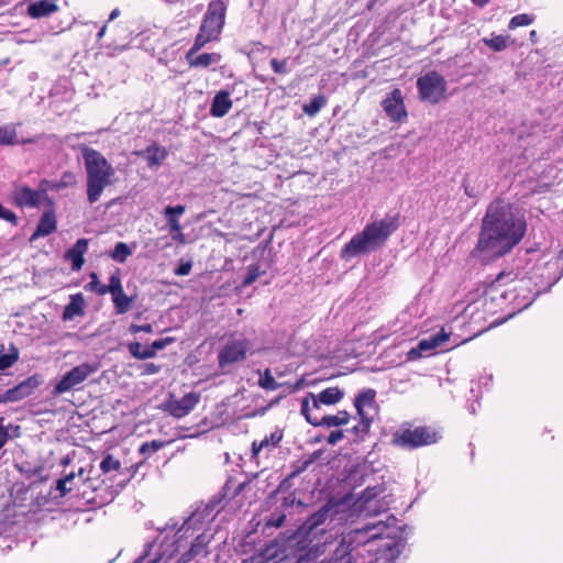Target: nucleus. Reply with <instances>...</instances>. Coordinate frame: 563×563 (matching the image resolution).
Wrapping results in <instances>:
<instances>
[{
  "label": "nucleus",
  "mask_w": 563,
  "mask_h": 563,
  "mask_svg": "<svg viewBox=\"0 0 563 563\" xmlns=\"http://www.w3.org/2000/svg\"><path fill=\"white\" fill-rule=\"evenodd\" d=\"M526 232V222L510 205L492 203L483 220L476 252L483 261H493L517 245Z\"/></svg>",
  "instance_id": "nucleus-1"
},
{
  "label": "nucleus",
  "mask_w": 563,
  "mask_h": 563,
  "mask_svg": "<svg viewBox=\"0 0 563 563\" xmlns=\"http://www.w3.org/2000/svg\"><path fill=\"white\" fill-rule=\"evenodd\" d=\"M385 528L379 521L344 533L331 563H396L399 548L390 542L378 544Z\"/></svg>",
  "instance_id": "nucleus-2"
},
{
  "label": "nucleus",
  "mask_w": 563,
  "mask_h": 563,
  "mask_svg": "<svg viewBox=\"0 0 563 563\" xmlns=\"http://www.w3.org/2000/svg\"><path fill=\"white\" fill-rule=\"evenodd\" d=\"M216 517V508L212 505H206L194 511L175 533L173 550L177 552L186 545L189 540L190 548L181 554L177 563H188L199 555H207V545L213 539L214 532L210 529V523Z\"/></svg>",
  "instance_id": "nucleus-3"
},
{
  "label": "nucleus",
  "mask_w": 563,
  "mask_h": 563,
  "mask_svg": "<svg viewBox=\"0 0 563 563\" xmlns=\"http://www.w3.org/2000/svg\"><path fill=\"white\" fill-rule=\"evenodd\" d=\"M216 517V508L212 505H206L194 511L175 533L173 550L177 552L186 545L189 540L190 548L181 554L177 563H188L199 555H207V545L213 539L214 532L210 529V523Z\"/></svg>",
  "instance_id": "nucleus-4"
},
{
  "label": "nucleus",
  "mask_w": 563,
  "mask_h": 563,
  "mask_svg": "<svg viewBox=\"0 0 563 563\" xmlns=\"http://www.w3.org/2000/svg\"><path fill=\"white\" fill-rule=\"evenodd\" d=\"M81 155L86 170V192L89 203H96L103 191L118 180L115 168L98 151L82 147Z\"/></svg>",
  "instance_id": "nucleus-5"
},
{
  "label": "nucleus",
  "mask_w": 563,
  "mask_h": 563,
  "mask_svg": "<svg viewBox=\"0 0 563 563\" xmlns=\"http://www.w3.org/2000/svg\"><path fill=\"white\" fill-rule=\"evenodd\" d=\"M398 228L395 217H385L367 224L362 232L355 234L341 250L343 260H351L360 254L371 253L387 241L390 234Z\"/></svg>",
  "instance_id": "nucleus-6"
},
{
  "label": "nucleus",
  "mask_w": 563,
  "mask_h": 563,
  "mask_svg": "<svg viewBox=\"0 0 563 563\" xmlns=\"http://www.w3.org/2000/svg\"><path fill=\"white\" fill-rule=\"evenodd\" d=\"M225 13L227 2L224 0L209 2L194 42V51H200L209 42L219 40L225 23Z\"/></svg>",
  "instance_id": "nucleus-7"
},
{
  "label": "nucleus",
  "mask_w": 563,
  "mask_h": 563,
  "mask_svg": "<svg viewBox=\"0 0 563 563\" xmlns=\"http://www.w3.org/2000/svg\"><path fill=\"white\" fill-rule=\"evenodd\" d=\"M343 396L344 391L338 387L325 388L319 394L309 393L301 401V413L309 423H316L319 421L316 413H319L321 405H335Z\"/></svg>",
  "instance_id": "nucleus-8"
},
{
  "label": "nucleus",
  "mask_w": 563,
  "mask_h": 563,
  "mask_svg": "<svg viewBox=\"0 0 563 563\" xmlns=\"http://www.w3.org/2000/svg\"><path fill=\"white\" fill-rule=\"evenodd\" d=\"M251 350L252 343L249 339L244 336H231L219 350V367L224 372L229 371L234 364L244 361Z\"/></svg>",
  "instance_id": "nucleus-9"
},
{
  "label": "nucleus",
  "mask_w": 563,
  "mask_h": 563,
  "mask_svg": "<svg viewBox=\"0 0 563 563\" xmlns=\"http://www.w3.org/2000/svg\"><path fill=\"white\" fill-rule=\"evenodd\" d=\"M419 98L428 103H439L446 95V80L437 71H429L417 80Z\"/></svg>",
  "instance_id": "nucleus-10"
},
{
  "label": "nucleus",
  "mask_w": 563,
  "mask_h": 563,
  "mask_svg": "<svg viewBox=\"0 0 563 563\" xmlns=\"http://www.w3.org/2000/svg\"><path fill=\"white\" fill-rule=\"evenodd\" d=\"M438 433L428 427H418L415 429H405L394 434L393 442L401 448H419L433 444L438 441Z\"/></svg>",
  "instance_id": "nucleus-11"
},
{
  "label": "nucleus",
  "mask_w": 563,
  "mask_h": 563,
  "mask_svg": "<svg viewBox=\"0 0 563 563\" xmlns=\"http://www.w3.org/2000/svg\"><path fill=\"white\" fill-rule=\"evenodd\" d=\"M97 366L82 363L75 366L73 369L67 372L60 380L54 386L53 394L55 396L68 393L70 390L78 389L79 386L95 372Z\"/></svg>",
  "instance_id": "nucleus-12"
},
{
  "label": "nucleus",
  "mask_w": 563,
  "mask_h": 563,
  "mask_svg": "<svg viewBox=\"0 0 563 563\" xmlns=\"http://www.w3.org/2000/svg\"><path fill=\"white\" fill-rule=\"evenodd\" d=\"M385 493V487L374 486L367 487L361 495L358 503L360 509L367 516H375L388 509L389 501Z\"/></svg>",
  "instance_id": "nucleus-13"
},
{
  "label": "nucleus",
  "mask_w": 563,
  "mask_h": 563,
  "mask_svg": "<svg viewBox=\"0 0 563 563\" xmlns=\"http://www.w3.org/2000/svg\"><path fill=\"white\" fill-rule=\"evenodd\" d=\"M47 184V180L41 181L38 190H33L27 186H16L13 190L14 202L22 208H35L41 206L44 201H48L51 203V200L46 195L47 188L45 185Z\"/></svg>",
  "instance_id": "nucleus-14"
},
{
  "label": "nucleus",
  "mask_w": 563,
  "mask_h": 563,
  "mask_svg": "<svg viewBox=\"0 0 563 563\" xmlns=\"http://www.w3.org/2000/svg\"><path fill=\"white\" fill-rule=\"evenodd\" d=\"M354 406L361 419L362 431H367L377 413L375 404V391L372 389L363 390L354 400Z\"/></svg>",
  "instance_id": "nucleus-15"
},
{
  "label": "nucleus",
  "mask_w": 563,
  "mask_h": 563,
  "mask_svg": "<svg viewBox=\"0 0 563 563\" xmlns=\"http://www.w3.org/2000/svg\"><path fill=\"white\" fill-rule=\"evenodd\" d=\"M451 333L446 332L444 329H441L435 334H432L428 338H424L419 341L417 347H413L409 352V357L413 358L416 356H422L424 354H431L434 351H445L446 342L450 340Z\"/></svg>",
  "instance_id": "nucleus-16"
},
{
  "label": "nucleus",
  "mask_w": 563,
  "mask_h": 563,
  "mask_svg": "<svg viewBox=\"0 0 563 563\" xmlns=\"http://www.w3.org/2000/svg\"><path fill=\"white\" fill-rule=\"evenodd\" d=\"M382 107L393 121H401L407 118L402 93L398 88L386 95L382 101Z\"/></svg>",
  "instance_id": "nucleus-17"
},
{
  "label": "nucleus",
  "mask_w": 563,
  "mask_h": 563,
  "mask_svg": "<svg viewBox=\"0 0 563 563\" xmlns=\"http://www.w3.org/2000/svg\"><path fill=\"white\" fill-rule=\"evenodd\" d=\"M174 543L162 542L159 545L150 544L143 555H141L134 563H168L174 555L172 549Z\"/></svg>",
  "instance_id": "nucleus-18"
},
{
  "label": "nucleus",
  "mask_w": 563,
  "mask_h": 563,
  "mask_svg": "<svg viewBox=\"0 0 563 563\" xmlns=\"http://www.w3.org/2000/svg\"><path fill=\"white\" fill-rule=\"evenodd\" d=\"M529 285V279H520L518 286H515L511 291L500 292L499 297L503 299L511 297L519 309L527 308L533 302L537 295V292L534 294L530 288H528Z\"/></svg>",
  "instance_id": "nucleus-19"
},
{
  "label": "nucleus",
  "mask_w": 563,
  "mask_h": 563,
  "mask_svg": "<svg viewBox=\"0 0 563 563\" xmlns=\"http://www.w3.org/2000/svg\"><path fill=\"white\" fill-rule=\"evenodd\" d=\"M185 206H168L164 209V217L167 221L169 233L174 241L178 243H185V234L179 222V218L185 213Z\"/></svg>",
  "instance_id": "nucleus-20"
},
{
  "label": "nucleus",
  "mask_w": 563,
  "mask_h": 563,
  "mask_svg": "<svg viewBox=\"0 0 563 563\" xmlns=\"http://www.w3.org/2000/svg\"><path fill=\"white\" fill-rule=\"evenodd\" d=\"M199 402V396L195 393H189L180 399L170 400L167 405V410L176 418L187 416Z\"/></svg>",
  "instance_id": "nucleus-21"
},
{
  "label": "nucleus",
  "mask_w": 563,
  "mask_h": 563,
  "mask_svg": "<svg viewBox=\"0 0 563 563\" xmlns=\"http://www.w3.org/2000/svg\"><path fill=\"white\" fill-rule=\"evenodd\" d=\"M197 52L198 51H194L192 46L186 55L190 67L207 68L221 62L222 57L219 53H202L200 55H195Z\"/></svg>",
  "instance_id": "nucleus-22"
},
{
  "label": "nucleus",
  "mask_w": 563,
  "mask_h": 563,
  "mask_svg": "<svg viewBox=\"0 0 563 563\" xmlns=\"http://www.w3.org/2000/svg\"><path fill=\"white\" fill-rule=\"evenodd\" d=\"M231 95L227 90H220L213 97L210 114L214 118H222L229 113L232 108Z\"/></svg>",
  "instance_id": "nucleus-23"
},
{
  "label": "nucleus",
  "mask_w": 563,
  "mask_h": 563,
  "mask_svg": "<svg viewBox=\"0 0 563 563\" xmlns=\"http://www.w3.org/2000/svg\"><path fill=\"white\" fill-rule=\"evenodd\" d=\"M88 250V240L87 239H79L75 245L69 249L66 254L65 258L71 263V269L74 272H78L81 269L84 265V255Z\"/></svg>",
  "instance_id": "nucleus-24"
},
{
  "label": "nucleus",
  "mask_w": 563,
  "mask_h": 563,
  "mask_svg": "<svg viewBox=\"0 0 563 563\" xmlns=\"http://www.w3.org/2000/svg\"><path fill=\"white\" fill-rule=\"evenodd\" d=\"M146 159L148 167L157 168L167 157V151L163 146L152 144L143 151L136 153Z\"/></svg>",
  "instance_id": "nucleus-25"
},
{
  "label": "nucleus",
  "mask_w": 563,
  "mask_h": 563,
  "mask_svg": "<svg viewBox=\"0 0 563 563\" xmlns=\"http://www.w3.org/2000/svg\"><path fill=\"white\" fill-rule=\"evenodd\" d=\"M57 221L53 211H46L40 219L35 232L31 236V241H35L38 238L49 235L56 230Z\"/></svg>",
  "instance_id": "nucleus-26"
},
{
  "label": "nucleus",
  "mask_w": 563,
  "mask_h": 563,
  "mask_svg": "<svg viewBox=\"0 0 563 563\" xmlns=\"http://www.w3.org/2000/svg\"><path fill=\"white\" fill-rule=\"evenodd\" d=\"M85 314V299L82 294H75L70 296L69 303L65 307L63 312L64 321H71L76 317Z\"/></svg>",
  "instance_id": "nucleus-27"
},
{
  "label": "nucleus",
  "mask_w": 563,
  "mask_h": 563,
  "mask_svg": "<svg viewBox=\"0 0 563 563\" xmlns=\"http://www.w3.org/2000/svg\"><path fill=\"white\" fill-rule=\"evenodd\" d=\"M316 418L319 420L316 423H311L312 426H325V427H339L349 423L350 413L345 410L339 411L335 415H323L316 413Z\"/></svg>",
  "instance_id": "nucleus-28"
},
{
  "label": "nucleus",
  "mask_w": 563,
  "mask_h": 563,
  "mask_svg": "<svg viewBox=\"0 0 563 563\" xmlns=\"http://www.w3.org/2000/svg\"><path fill=\"white\" fill-rule=\"evenodd\" d=\"M282 441V434L278 431L266 435L260 442L254 441L252 444L253 457H257L261 452L266 451L269 452Z\"/></svg>",
  "instance_id": "nucleus-29"
},
{
  "label": "nucleus",
  "mask_w": 563,
  "mask_h": 563,
  "mask_svg": "<svg viewBox=\"0 0 563 563\" xmlns=\"http://www.w3.org/2000/svg\"><path fill=\"white\" fill-rule=\"evenodd\" d=\"M33 139L19 140L16 134V129L13 124H7L0 126V144L1 145H15V144H26L33 143Z\"/></svg>",
  "instance_id": "nucleus-30"
},
{
  "label": "nucleus",
  "mask_w": 563,
  "mask_h": 563,
  "mask_svg": "<svg viewBox=\"0 0 563 563\" xmlns=\"http://www.w3.org/2000/svg\"><path fill=\"white\" fill-rule=\"evenodd\" d=\"M57 10V5L54 0H41L32 3L27 11L32 18L46 16Z\"/></svg>",
  "instance_id": "nucleus-31"
},
{
  "label": "nucleus",
  "mask_w": 563,
  "mask_h": 563,
  "mask_svg": "<svg viewBox=\"0 0 563 563\" xmlns=\"http://www.w3.org/2000/svg\"><path fill=\"white\" fill-rule=\"evenodd\" d=\"M31 393V387L27 383H22L14 388L8 389L0 396V402H15L25 397Z\"/></svg>",
  "instance_id": "nucleus-32"
},
{
  "label": "nucleus",
  "mask_w": 563,
  "mask_h": 563,
  "mask_svg": "<svg viewBox=\"0 0 563 563\" xmlns=\"http://www.w3.org/2000/svg\"><path fill=\"white\" fill-rule=\"evenodd\" d=\"M483 43L494 52H501L514 43L510 35H493L492 37H484Z\"/></svg>",
  "instance_id": "nucleus-33"
},
{
  "label": "nucleus",
  "mask_w": 563,
  "mask_h": 563,
  "mask_svg": "<svg viewBox=\"0 0 563 563\" xmlns=\"http://www.w3.org/2000/svg\"><path fill=\"white\" fill-rule=\"evenodd\" d=\"M333 511V507L330 505H327L319 509L317 512L310 516V518L307 520V526L309 529H314L318 526L324 523L328 518H330L331 514Z\"/></svg>",
  "instance_id": "nucleus-34"
},
{
  "label": "nucleus",
  "mask_w": 563,
  "mask_h": 563,
  "mask_svg": "<svg viewBox=\"0 0 563 563\" xmlns=\"http://www.w3.org/2000/svg\"><path fill=\"white\" fill-rule=\"evenodd\" d=\"M256 373L258 374V386L263 388L264 390H277L282 385L277 383L272 375L271 369L266 368L265 371L257 369Z\"/></svg>",
  "instance_id": "nucleus-35"
},
{
  "label": "nucleus",
  "mask_w": 563,
  "mask_h": 563,
  "mask_svg": "<svg viewBox=\"0 0 563 563\" xmlns=\"http://www.w3.org/2000/svg\"><path fill=\"white\" fill-rule=\"evenodd\" d=\"M112 300L114 305L115 312L118 314H123L128 312L131 309L133 299L125 295V292L122 290L120 292H117L115 295H112Z\"/></svg>",
  "instance_id": "nucleus-36"
},
{
  "label": "nucleus",
  "mask_w": 563,
  "mask_h": 563,
  "mask_svg": "<svg viewBox=\"0 0 563 563\" xmlns=\"http://www.w3.org/2000/svg\"><path fill=\"white\" fill-rule=\"evenodd\" d=\"M122 290H123V288H122V284H121V278H120V275L117 273V274H112L110 276L108 285L100 286L98 288V294L104 295V294L109 292L112 296Z\"/></svg>",
  "instance_id": "nucleus-37"
},
{
  "label": "nucleus",
  "mask_w": 563,
  "mask_h": 563,
  "mask_svg": "<svg viewBox=\"0 0 563 563\" xmlns=\"http://www.w3.org/2000/svg\"><path fill=\"white\" fill-rule=\"evenodd\" d=\"M129 352L131 355L137 360H146L154 357V353L150 350L148 345L144 346L139 342H133L129 344Z\"/></svg>",
  "instance_id": "nucleus-38"
},
{
  "label": "nucleus",
  "mask_w": 563,
  "mask_h": 563,
  "mask_svg": "<svg viewBox=\"0 0 563 563\" xmlns=\"http://www.w3.org/2000/svg\"><path fill=\"white\" fill-rule=\"evenodd\" d=\"M130 255H132V249L124 242L117 243L110 254L111 258L119 263H124Z\"/></svg>",
  "instance_id": "nucleus-39"
},
{
  "label": "nucleus",
  "mask_w": 563,
  "mask_h": 563,
  "mask_svg": "<svg viewBox=\"0 0 563 563\" xmlns=\"http://www.w3.org/2000/svg\"><path fill=\"white\" fill-rule=\"evenodd\" d=\"M19 360V351L14 346L10 349L9 353L0 354V374L13 366V364Z\"/></svg>",
  "instance_id": "nucleus-40"
},
{
  "label": "nucleus",
  "mask_w": 563,
  "mask_h": 563,
  "mask_svg": "<svg viewBox=\"0 0 563 563\" xmlns=\"http://www.w3.org/2000/svg\"><path fill=\"white\" fill-rule=\"evenodd\" d=\"M327 103L323 96H317L307 104L303 106V112L309 117L316 115Z\"/></svg>",
  "instance_id": "nucleus-41"
},
{
  "label": "nucleus",
  "mask_w": 563,
  "mask_h": 563,
  "mask_svg": "<svg viewBox=\"0 0 563 563\" xmlns=\"http://www.w3.org/2000/svg\"><path fill=\"white\" fill-rule=\"evenodd\" d=\"M534 21V16L527 13H521L512 16L508 23L509 30H515L519 26H528L532 24Z\"/></svg>",
  "instance_id": "nucleus-42"
},
{
  "label": "nucleus",
  "mask_w": 563,
  "mask_h": 563,
  "mask_svg": "<svg viewBox=\"0 0 563 563\" xmlns=\"http://www.w3.org/2000/svg\"><path fill=\"white\" fill-rule=\"evenodd\" d=\"M74 183H75L74 175L66 173V174H64V176L62 177V179L59 181H48V184L45 185V187L47 188V190L48 189L60 190L68 186H71Z\"/></svg>",
  "instance_id": "nucleus-43"
},
{
  "label": "nucleus",
  "mask_w": 563,
  "mask_h": 563,
  "mask_svg": "<svg viewBox=\"0 0 563 563\" xmlns=\"http://www.w3.org/2000/svg\"><path fill=\"white\" fill-rule=\"evenodd\" d=\"M121 467V463L119 460L113 457L112 455H107L100 463V470L102 473L108 474L114 471H119Z\"/></svg>",
  "instance_id": "nucleus-44"
},
{
  "label": "nucleus",
  "mask_w": 563,
  "mask_h": 563,
  "mask_svg": "<svg viewBox=\"0 0 563 563\" xmlns=\"http://www.w3.org/2000/svg\"><path fill=\"white\" fill-rule=\"evenodd\" d=\"M277 552V545L271 544L266 547L263 553H260L251 559V563H265V561L274 558Z\"/></svg>",
  "instance_id": "nucleus-45"
},
{
  "label": "nucleus",
  "mask_w": 563,
  "mask_h": 563,
  "mask_svg": "<svg viewBox=\"0 0 563 563\" xmlns=\"http://www.w3.org/2000/svg\"><path fill=\"white\" fill-rule=\"evenodd\" d=\"M13 431V435L18 437L19 427L9 424L8 427L3 426V418H0V449L7 443L8 439L11 437L9 431Z\"/></svg>",
  "instance_id": "nucleus-46"
},
{
  "label": "nucleus",
  "mask_w": 563,
  "mask_h": 563,
  "mask_svg": "<svg viewBox=\"0 0 563 563\" xmlns=\"http://www.w3.org/2000/svg\"><path fill=\"white\" fill-rule=\"evenodd\" d=\"M271 66L274 73L279 75H287L290 73L288 67V59L278 60L276 58L271 59Z\"/></svg>",
  "instance_id": "nucleus-47"
},
{
  "label": "nucleus",
  "mask_w": 563,
  "mask_h": 563,
  "mask_svg": "<svg viewBox=\"0 0 563 563\" xmlns=\"http://www.w3.org/2000/svg\"><path fill=\"white\" fill-rule=\"evenodd\" d=\"M74 478L75 474L70 473L64 478L57 481L56 489L59 490L60 496H65L67 493L71 490V487L68 486V483H70Z\"/></svg>",
  "instance_id": "nucleus-48"
},
{
  "label": "nucleus",
  "mask_w": 563,
  "mask_h": 563,
  "mask_svg": "<svg viewBox=\"0 0 563 563\" xmlns=\"http://www.w3.org/2000/svg\"><path fill=\"white\" fill-rule=\"evenodd\" d=\"M163 448V443L156 440H153L151 442H145L140 446V453L141 454H152L157 452Z\"/></svg>",
  "instance_id": "nucleus-49"
},
{
  "label": "nucleus",
  "mask_w": 563,
  "mask_h": 563,
  "mask_svg": "<svg viewBox=\"0 0 563 563\" xmlns=\"http://www.w3.org/2000/svg\"><path fill=\"white\" fill-rule=\"evenodd\" d=\"M0 219L4 220L7 222H10V223H12L14 225L18 224V217H16V214L13 211L4 208L1 202H0Z\"/></svg>",
  "instance_id": "nucleus-50"
},
{
  "label": "nucleus",
  "mask_w": 563,
  "mask_h": 563,
  "mask_svg": "<svg viewBox=\"0 0 563 563\" xmlns=\"http://www.w3.org/2000/svg\"><path fill=\"white\" fill-rule=\"evenodd\" d=\"M260 274V268L257 266H250L243 280V286H250L253 284L258 278Z\"/></svg>",
  "instance_id": "nucleus-51"
},
{
  "label": "nucleus",
  "mask_w": 563,
  "mask_h": 563,
  "mask_svg": "<svg viewBox=\"0 0 563 563\" xmlns=\"http://www.w3.org/2000/svg\"><path fill=\"white\" fill-rule=\"evenodd\" d=\"M174 340L172 338L159 339V340L154 341L151 345H148V347H150V350L153 351V353L155 355L158 350H163L168 344H170Z\"/></svg>",
  "instance_id": "nucleus-52"
},
{
  "label": "nucleus",
  "mask_w": 563,
  "mask_h": 563,
  "mask_svg": "<svg viewBox=\"0 0 563 563\" xmlns=\"http://www.w3.org/2000/svg\"><path fill=\"white\" fill-rule=\"evenodd\" d=\"M343 437H344V435H343V431H341V430H335V431H332V432L329 434L327 442H328L329 444L334 445V444H336L338 442H340V441L343 439Z\"/></svg>",
  "instance_id": "nucleus-53"
},
{
  "label": "nucleus",
  "mask_w": 563,
  "mask_h": 563,
  "mask_svg": "<svg viewBox=\"0 0 563 563\" xmlns=\"http://www.w3.org/2000/svg\"><path fill=\"white\" fill-rule=\"evenodd\" d=\"M90 279H91V280H90V282L88 283V285L86 286V287H87V289L92 290V291H96V292L98 294V288H99L100 286H102V285L100 284V282H99V278H98L97 274H96V273H91V275H90Z\"/></svg>",
  "instance_id": "nucleus-54"
},
{
  "label": "nucleus",
  "mask_w": 563,
  "mask_h": 563,
  "mask_svg": "<svg viewBox=\"0 0 563 563\" xmlns=\"http://www.w3.org/2000/svg\"><path fill=\"white\" fill-rule=\"evenodd\" d=\"M152 331H153V328L151 324H142V325L132 324L130 327V332L133 334L139 333V332L151 333Z\"/></svg>",
  "instance_id": "nucleus-55"
},
{
  "label": "nucleus",
  "mask_w": 563,
  "mask_h": 563,
  "mask_svg": "<svg viewBox=\"0 0 563 563\" xmlns=\"http://www.w3.org/2000/svg\"><path fill=\"white\" fill-rule=\"evenodd\" d=\"M191 271V263L190 262H186V263H181L176 269H175V274L178 275V276H186L190 273Z\"/></svg>",
  "instance_id": "nucleus-56"
},
{
  "label": "nucleus",
  "mask_w": 563,
  "mask_h": 563,
  "mask_svg": "<svg viewBox=\"0 0 563 563\" xmlns=\"http://www.w3.org/2000/svg\"><path fill=\"white\" fill-rule=\"evenodd\" d=\"M495 292H496L495 287H492L488 291H486L482 299L483 303L486 305L488 300H492V301L496 300L497 297H496Z\"/></svg>",
  "instance_id": "nucleus-57"
},
{
  "label": "nucleus",
  "mask_w": 563,
  "mask_h": 563,
  "mask_svg": "<svg viewBox=\"0 0 563 563\" xmlns=\"http://www.w3.org/2000/svg\"><path fill=\"white\" fill-rule=\"evenodd\" d=\"M159 371V366L151 363L145 365V373L146 374H156Z\"/></svg>",
  "instance_id": "nucleus-58"
},
{
  "label": "nucleus",
  "mask_w": 563,
  "mask_h": 563,
  "mask_svg": "<svg viewBox=\"0 0 563 563\" xmlns=\"http://www.w3.org/2000/svg\"><path fill=\"white\" fill-rule=\"evenodd\" d=\"M284 519H285V516H280L276 520H271L269 525H272L274 527H280L284 522Z\"/></svg>",
  "instance_id": "nucleus-59"
},
{
  "label": "nucleus",
  "mask_w": 563,
  "mask_h": 563,
  "mask_svg": "<svg viewBox=\"0 0 563 563\" xmlns=\"http://www.w3.org/2000/svg\"><path fill=\"white\" fill-rule=\"evenodd\" d=\"M529 36H530V41H531L532 43H537V42H538V34H537V31H536V30H532V31L530 32Z\"/></svg>",
  "instance_id": "nucleus-60"
},
{
  "label": "nucleus",
  "mask_w": 563,
  "mask_h": 563,
  "mask_svg": "<svg viewBox=\"0 0 563 563\" xmlns=\"http://www.w3.org/2000/svg\"><path fill=\"white\" fill-rule=\"evenodd\" d=\"M119 14H120L119 9L112 10V12L110 13V16H109V21L114 20L117 16H119Z\"/></svg>",
  "instance_id": "nucleus-61"
},
{
  "label": "nucleus",
  "mask_w": 563,
  "mask_h": 563,
  "mask_svg": "<svg viewBox=\"0 0 563 563\" xmlns=\"http://www.w3.org/2000/svg\"><path fill=\"white\" fill-rule=\"evenodd\" d=\"M476 5L484 7L488 3L489 0H472Z\"/></svg>",
  "instance_id": "nucleus-62"
},
{
  "label": "nucleus",
  "mask_w": 563,
  "mask_h": 563,
  "mask_svg": "<svg viewBox=\"0 0 563 563\" xmlns=\"http://www.w3.org/2000/svg\"><path fill=\"white\" fill-rule=\"evenodd\" d=\"M106 30H107V26H106V25H103V26L101 27V30L99 31V33H98V38H101V37L104 35Z\"/></svg>",
  "instance_id": "nucleus-63"
},
{
  "label": "nucleus",
  "mask_w": 563,
  "mask_h": 563,
  "mask_svg": "<svg viewBox=\"0 0 563 563\" xmlns=\"http://www.w3.org/2000/svg\"><path fill=\"white\" fill-rule=\"evenodd\" d=\"M465 194L470 197L473 196L472 189H470L468 186H465Z\"/></svg>",
  "instance_id": "nucleus-64"
}]
</instances>
